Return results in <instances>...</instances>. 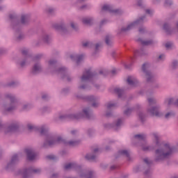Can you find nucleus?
Instances as JSON below:
<instances>
[{"label": "nucleus", "mask_w": 178, "mask_h": 178, "mask_svg": "<svg viewBox=\"0 0 178 178\" xmlns=\"http://www.w3.org/2000/svg\"><path fill=\"white\" fill-rule=\"evenodd\" d=\"M175 153V147H171L169 143L162 144L160 147L155 150L154 161L163 162L169 159Z\"/></svg>", "instance_id": "1"}, {"label": "nucleus", "mask_w": 178, "mask_h": 178, "mask_svg": "<svg viewBox=\"0 0 178 178\" xmlns=\"http://www.w3.org/2000/svg\"><path fill=\"white\" fill-rule=\"evenodd\" d=\"M80 143H81V140L76 139L66 141V140L62 138L60 136H58L57 138L54 136H47L43 144V148H48V147H52V145H56V144L60 143L70 145V147H76Z\"/></svg>", "instance_id": "2"}, {"label": "nucleus", "mask_w": 178, "mask_h": 178, "mask_svg": "<svg viewBox=\"0 0 178 178\" xmlns=\"http://www.w3.org/2000/svg\"><path fill=\"white\" fill-rule=\"evenodd\" d=\"M47 69L51 73L60 74L63 79H67V81H72V78L67 74V69L65 67H58V61L54 58H51L47 62Z\"/></svg>", "instance_id": "3"}, {"label": "nucleus", "mask_w": 178, "mask_h": 178, "mask_svg": "<svg viewBox=\"0 0 178 178\" xmlns=\"http://www.w3.org/2000/svg\"><path fill=\"white\" fill-rule=\"evenodd\" d=\"M83 114L81 113H78L75 114H70L69 115H60L59 117L60 120H79L82 118H86L87 119H92L94 118V114H92V111L90 108H85L83 109Z\"/></svg>", "instance_id": "4"}, {"label": "nucleus", "mask_w": 178, "mask_h": 178, "mask_svg": "<svg viewBox=\"0 0 178 178\" xmlns=\"http://www.w3.org/2000/svg\"><path fill=\"white\" fill-rule=\"evenodd\" d=\"M97 77V73L91 69L86 70L81 77L79 90H89L87 83L92 81Z\"/></svg>", "instance_id": "5"}, {"label": "nucleus", "mask_w": 178, "mask_h": 178, "mask_svg": "<svg viewBox=\"0 0 178 178\" xmlns=\"http://www.w3.org/2000/svg\"><path fill=\"white\" fill-rule=\"evenodd\" d=\"M10 20L11 22V26L17 33V41H22V40H24V35L22 33L17 35V33L20 31L19 29H20V22H19V19H17V17L15 14H11L9 16Z\"/></svg>", "instance_id": "6"}, {"label": "nucleus", "mask_w": 178, "mask_h": 178, "mask_svg": "<svg viewBox=\"0 0 178 178\" xmlns=\"http://www.w3.org/2000/svg\"><path fill=\"white\" fill-rule=\"evenodd\" d=\"M149 107L147 108L148 113H150L151 116L161 117V114L159 112V106H152L156 104V99L153 97L148 99Z\"/></svg>", "instance_id": "7"}, {"label": "nucleus", "mask_w": 178, "mask_h": 178, "mask_svg": "<svg viewBox=\"0 0 178 178\" xmlns=\"http://www.w3.org/2000/svg\"><path fill=\"white\" fill-rule=\"evenodd\" d=\"M6 101H10V104L3 105L5 111H7V112H12V111H15L17 106L15 95L10 93H7L6 94Z\"/></svg>", "instance_id": "8"}, {"label": "nucleus", "mask_w": 178, "mask_h": 178, "mask_svg": "<svg viewBox=\"0 0 178 178\" xmlns=\"http://www.w3.org/2000/svg\"><path fill=\"white\" fill-rule=\"evenodd\" d=\"M40 168L31 167L28 169L19 170L18 174L22 175L23 178H30L33 175H40Z\"/></svg>", "instance_id": "9"}, {"label": "nucleus", "mask_w": 178, "mask_h": 178, "mask_svg": "<svg viewBox=\"0 0 178 178\" xmlns=\"http://www.w3.org/2000/svg\"><path fill=\"white\" fill-rule=\"evenodd\" d=\"M19 129V124H11L8 127L5 128V126L2 124V122L0 120V131L4 130V133L6 134H10L12 133H15V131H17Z\"/></svg>", "instance_id": "10"}, {"label": "nucleus", "mask_w": 178, "mask_h": 178, "mask_svg": "<svg viewBox=\"0 0 178 178\" xmlns=\"http://www.w3.org/2000/svg\"><path fill=\"white\" fill-rule=\"evenodd\" d=\"M76 98H79V99H86V101H88V102H92V106L93 108H97L99 106V102H98L99 101V97H98L90 95L84 97V96L76 95Z\"/></svg>", "instance_id": "11"}, {"label": "nucleus", "mask_w": 178, "mask_h": 178, "mask_svg": "<svg viewBox=\"0 0 178 178\" xmlns=\"http://www.w3.org/2000/svg\"><path fill=\"white\" fill-rule=\"evenodd\" d=\"M148 64L144 63L142 65V71L145 73L147 83H152L155 81V75L151 72L148 71Z\"/></svg>", "instance_id": "12"}, {"label": "nucleus", "mask_w": 178, "mask_h": 178, "mask_svg": "<svg viewBox=\"0 0 178 178\" xmlns=\"http://www.w3.org/2000/svg\"><path fill=\"white\" fill-rule=\"evenodd\" d=\"M144 19H145V16H143L139 18L138 20L135 21L134 23L128 25L126 28H122L121 32H126L131 30V29H134L136 26H140V24H143L144 23Z\"/></svg>", "instance_id": "13"}, {"label": "nucleus", "mask_w": 178, "mask_h": 178, "mask_svg": "<svg viewBox=\"0 0 178 178\" xmlns=\"http://www.w3.org/2000/svg\"><path fill=\"white\" fill-rule=\"evenodd\" d=\"M28 129L29 130H33L34 131H39L41 134V136H45L47 133H48V128L47 127H35L31 124H28Z\"/></svg>", "instance_id": "14"}, {"label": "nucleus", "mask_w": 178, "mask_h": 178, "mask_svg": "<svg viewBox=\"0 0 178 178\" xmlns=\"http://www.w3.org/2000/svg\"><path fill=\"white\" fill-rule=\"evenodd\" d=\"M17 162H19V156H17V154H14L12 156L10 161L7 163L6 166L5 167L6 170H10V169H13Z\"/></svg>", "instance_id": "15"}, {"label": "nucleus", "mask_w": 178, "mask_h": 178, "mask_svg": "<svg viewBox=\"0 0 178 178\" xmlns=\"http://www.w3.org/2000/svg\"><path fill=\"white\" fill-rule=\"evenodd\" d=\"M54 27L56 29V30H58L60 32L61 35L69 34V29L66 28V25H65V24H56L54 25Z\"/></svg>", "instance_id": "16"}, {"label": "nucleus", "mask_w": 178, "mask_h": 178, "mask_svg": "<svg viewBox=\"0 0 178 178\" xmlns=\"http://www.w3.org/2000/svg\"><path fill=\"white\" fill-rule=\"evenodd\" d=\"M102 10H106L107 12H109L110 13H114L115 15H122L123 11L122 10L119 9H113V7L109 5H104L102 7Z\"/></svg>", "instance_id": "17"}, {"label": "nucleus", "mask_w": 178, "mask_h": 178, "mask_svg": "<svg viewBox=\"0 0 178 178\" xmlns=\"http://www.w3.org/2000/svg\"><path fill=\"white\" fill-rule=\"evenodd\" d=\"M64 169L65 170H70V169H76V170H78V172L79 173V176L81 173H86V172H83V171H81V167H80V165L73 163L66 164L64 166Z\"/></svg>", "instance_id": "18"}, {"label": "nucleus", "mask_w": 178, "mask_h": 178, "mask_svg": "<svg viewBox=\"0 0 178 178\" xmlns=\"http://www.w3.org/2000/svg\"><path fill=\"white\" fill-rule=\"evenodd\" d=\"M22 55H24V56H25V58L21 62H19V64L21 66V67H24L26 63H27L29 58H30L31 55L29 54V50L27 49H23L22 51Z\"/></svg>", "instance_id": "19"}, {"label": "nucleus", "mask_w": 178, "mask_h": 178, "mask_svg": "<svg viewBox=\"0 0 178 178\" xmlns=\"http://www.w3.org/2000/svg\"><path fill=\"white\" fill-rule=\"evenodd\" d=\"M25 152L26 154L27 159L29 161H34V159H35V156H37V154L33 149H26L25 150Z\"/></svg>", "instance_id": "20"}, {"label": "nucleus", "mask_w": 178, "mask_h": 178, "mask_svg": "<svg viewBox=\"0 0 178 178\" xmlns=\"http://www.w3.org/2000/svg\"><path fill=\"white\" fill-rule=\"evenodd\" d=\"M42 72V67L40 63H37L34 64L32 67L31 73L32 74H38V73H41Z\"/></svg>", "instance_id": "21"}, {"label": "nucleus", "mask_w": 178, "mask_h": 178, "mask_svg": "<svg viewBox=\"0 0 178 178\" xmlns=\"http://www.w3.org/2000/svg\"><path fill=\"white\" fill-rule=\"evenodd\" d=\"M107 111L106 113V118H111L112 116V112L109 111H112V109H115L116 108V104L109 102L106 104Z\"/></svg>", "instance_id": "22"}, {"label": "nucleus", "mask_w": 178, "mask_h": 178, "mask_svg": "<svg viewBox=\"0 0 178 178\" xmlns=\"http://www.w3.org/2000/svg\"><path fill=\"white\" fill-rule=\"evenodd\" d=\"M80 177L81 178H95V172L92 170H87L85 173H81Z\"/></svg>", "instance_id": "23"}, {"label": "nucleus", "mask_w": 178, "mask_h": 178, "mask_svg": "<svg viewBox=\"0 0 178 178\" xmlns=\"http://www.w3.org/2000/svg\"><path fill=\"white\" fill-rule=\"evenodd\" d=\"M123 124V121H122V119H118L115 126L111 124H104V127L106 129H111V127H116L117 129H119L121 125Z\"/></svg>", "instance_id": "24"}, {"label": "nucleus", "mask_w": 178, "mask_h": 178, "mask_svg": "<svg viewBox=\"0 0 178 178\" xmlns=\"http://www.w3.org/2000/svg\"><path fill=\"white\" fill-rule=\"evenodd\" d=\"M127 81L128 84L131 87H136L137 84H138V81L131 76H129L127 79Z\"/></svg>", "instance_id": "25"}, {"label": "nucleus", "mask_w": 178, "mask_h": 178, "mask_svg": "<svg viewBox=\"0 0 178 178\" xmlns=\"http://www.w3.org/2000/svg\"><path fill=\"white\" fill-rule=\"evenodd\" d=\"M122 155V156H125L127 158L128 161H130V152L126 149L120 150L118 152V156H120Z\"/></svg>", "instance_id": "26"}, {"label": "nucleus", "mask_w": 178, "mask_h": 178, "mask_svg": "<svg viewBox=\"0 0 178 178\" xmlns=\"http://www.w3.org/2000/svg\"><path fill=\"white\" fill-rule=\"evenodd\" d=\"M30 22V16L29 15H24L21 16L22 24H27Z\"/></svg>", "instance_id": "27"}, {"label": "nucleus", "mask_w": 178, "mask_h": 178, "mask_svg": "<svg viewBox=\"0 0 178 178\" xmlns=\"http://www.w3.org/2000/svg\"><path fill=\"white\" fill-rule=\"evenodd\" d=\"M71 59L76 60V64L79 65L80 62L83 60V55L77 56V55H71L70 56Z\"/></svg>", "instance_id": "28"}, {"label": "nucleus", "mask_w": 178, "mask_h": 178, "mask_svg": "<svg viewBox=\"0 0 178 178\" xmlns=\"http://www.w3.org/2000/svg\"><path fill=\"white\" fill-rule=\"evenodd\" d=\"M138 41L139 42H141L142 45H152V44H154V40H143V39L139 38L138 39Z\"/></svg>", "instance_id": "29"}, {"label": "nucleus", "mask_w": 178, "mask_h": 178, "mask_svg": "<svg viewBox=\"0 0 178 178\" xmlns=\"http://www.w3.org/2000/svg\"><path fill=\"white\" fill-rule=\"evenodd\" d=\"M105 42L108 47H112V44H113V42H112V35H107L105 38Z\"/></svg>", "instance_id": "30"}, {"label": "nucleus", "mask_w": 178, "mask_h": 178, "mask_svg": "<svg viewBox=\"0 0 178 178\" xmlns=\"http://www.w3.org/2000/svg\"><path fill=\"white\" fill-rule=\"evenodd\" d=\"M134 138L138 140L139 141L145 142V138H147V136L145 134H136L134 136Z\"/></svg>", "instance_id": "31"}, {"label": "nucleus", "mask_w": 178, "mask_h": 178, "mask_svg": "<svg viewBox=\"0 0 178 178\" xmlns=\"http://www.w3.org/2000/svg\"><path fill=\"white\" fill-rule=\"evenodd\" d=\"M142 149L143 151L145 152L152 151V149H154V147L148 145L147 143H145V145H142Z\"/></svg>", "instance_id": "32"}, {"label": "nucleus", "mask_w": 178, "mask_h": 178, "mask_svg": "<svg viewBox=\"0 0 178 178\" xmlns=\"http://www.w3.org/2000/svg\"><path fill=\"white\" fill-rule=\"evenodd\" d=\"M41 40L42 41H43V42H46V44H48L49 41H51V38L49 37V35L44 34L42 35Z\"/></svg>", "instance_id": "33"}, {"label": "nucleus", "mask_w": 178, "mask_h": 178, "mask_svg": "<svg viewBox=\"0 0 178 178\" xmlns=\"http://www.w3.org/2000/svg\"><path fill=\"white\" fill-rule=\"evenodd\" d=\"M86 159H87L88 161H91L92 162H94V161L97 159V156L92 154H86Z\"/></svg>", "instance_id": "34"}, {"label": "nucleus", "mask_w": 178, "mask_h": 178, "mask_svg": "<svg viewBox=\"0 0 178 178\" xmlns=\"http://www.w3.org/2000/svg\"><path fill=\"white\" fill-rule=\"evenodd\" d=\"M163 30L165 31L166 34H172V29L168 24H164Z\"/></svg>", "instance_id": "35"}, {"label": "nucleus", "mask_w": 178, "mask_h": 178, "mask_svg": "<svg viewBox=\"0 0 178 178\" xmlns=\"http://www.w3.org/2000/svg\"><path fill=\"white\" fill-rule=\"evenodd\" d=\"M114 92L118 95V97L120 98V97L123 95V92H124V90L119 88H116L114 89Z\"/></svg>", "instance_id": "36"}, {"label": "nucleus", "mask_w": 178, "mask_h": 178, "mask_svg": "<svg viewBox=\"0 0 178 178\" xmlns=\"http://www.w3.org/2000/svg\"><path fill=\"white\" fill-rule=\"evenodd\" d=\"M92 17H85L82 19L83 24H91L92 23Z\"/></svg>", "instance_id": "37"}, {"label": "nucleus", "mask_w": 178, "mask_h": 178, "mask_svg": "<svg viewBox=\"0 0 178 178\" xmlns=\"http://www.w3.org/2000/svg\"><path fill=\"white\" fill-rule=\"evenodd\" d=\"M152 136L155 140L156 145H159V140H161V136L157 133H153Z\"/></svg>", "instance_id": "38"}, {"label": "nucleus", "mask_w": 178, "mask_h": 178, "mask_svg": "<svg viewBox=\"0 0 178 178\" xmlns=\"http://www.w3.org/2000/svg\"><path fill=\"white\" fill-rule=\"evenodd\" d=\"M134 111V108H129L127 107L125 111H124V115H126L127 116H129L131 115V112Z\"/></svg>", "instance_id": "39"}, {"label": "nucleus", "mask_w": 178, "mask_h": 178, "mask_svg": "<svg viewBox=\"0 0 178 178\" xmlns=\"http://www.w3.org/2000/svg\"><path fill=\"white\" fill-rule=\"evenodd\" d=\"M175 117V112L170 111L165 115V119H170V118Z\"/></svg>", "instance_id": "40"}, {"label": "nucleus", "mask_w": 178, "mask_h": 178, "mask_svg": "<svg viewBox=\"0 0 178 178\" xmlns=\"http://www.w3.org/2000/svg\"><path fill=\"white\" fill-rule=\"evenodd\" d=\"M70 26L72 27V30L74 31H77L79 30V25L74 22L70 23Z\"/></svg>", "instance_id": "41"}, {"label": "nucleus", "mask_w": 178, "mask_h": 178, "mask_svg": "<svg viewBox=\"0 0 178 178\" xmlns=\"http://www.w3.org/2000/svg\"><path fill=\"white\" fill-rule=\"evenodd\" d=\"M165 104H167V105H175V99L173 98L167 99L165 101Z\"/></svg>", "instance_id": "42"}, {"label": "nucleus", "mask_w": 178, "mask_h": 178, "mask_svg": "<svg viewBox=\"0 0 178 178\" xmlns=\"http://www.w3.org/2000/svg\"><path fill=\"white\" fill-rule=\"evenodd\" d=\"M172 69H177L178 67V62L177 60H173L171 64Z\"/></svg>", "instance_id": "43"}, {"label": "nucleus", "mask_w": 178, "mask_h": 178, "mask_svg": "<svg viewBox=\"0 0 178 178\" xmlns=\"http://www.w3.org/2000/svg\"><path fill=\"white\" fill-rule=\"evenodd\" d=\"M173 5V1L172 0H165L164 3L165 6H172Z\"/></svg>", "instance_id": "44"}, {"label": "nucleus", "mask_w": 178, "mask_h": 178, "mask_svg": "<svg viewBox=\"0 0 178 178\" xmlns=\"http://www.w3.org/2000/svg\"><path fill=\"white\" fill-rule=\"evenodd\" d=\"M144 162L147 166H151L152 164V161H149L148 158L144 159Z\"/></svg>", "instance_id": "45"}, {"label": "nucleus", "mask_w": 178, "mask_h": 178, "mask_svg": "<svg viewBox=\"0 0 178 178\" xmlns=\"http://www.w3.org/2000/svg\"><path fill=\"white\" fill-rule=\"evenodd\" d=\"M79 131L78 130H72L70 132L71 137H76V135L78 134Z\"/></svg>", "instance_id": "46"}, {"label": "nucleus", "mask_w": 178, "mask_h": 178, "mask_svg": "<svg viewBox=\"0 0 178 178\" xmlns=\"http://www.w3.org/2000/svg\"><path fill=\"white\" fill-rule=\"evenodd\" d=\"M139 119L141 120V122H144V119H145V115H144L143 113H140Z\"/></svg>", "instance_id": "47"}, {"label": "nucleus", "mask_w": 178, "mask_h": 178, "mask_svg": "<svg viewBox=\"0 0 178 178\" xmlns=\"http://www.w3.org/2000/svg\"><path fill=\"white\" fill-rule=\"evenodd\" d=\"M46 12H47V13H54V12H55V9H54L53 8L49 7L46 9Z\"/></svg>", "instance_id": "48"}, {"label": "nucleus", "mask_w": 178, "mask_h": 178, "mask_svg": "<svg viewBox=\"0 0 178 178\" xmlns=\"http://www.w3.org/2000/svg\"><path fill=\"white\" fill-rule=\"evenodd\" d=\"M47 159H49V161H54L56 159V157L54 155H49L46 156Z\"/></svg>", "instance_id": "49"}, {"label": "nucleus", "mask_w": 178, "mask_h": 178, "mask_svg": "<svg viewBox=\"0 0 178 178\" xmlns=\"http://www.w3.org/2000/svg\"><path fill=\"white\" fill-rule=\"evenodd\" d=\"M31 108V106L30 104H25L23 106V111H28V109H30Z\"/></svg>", "instance_id": "50"}, {"label": "nucleus", "mask_w": 178, "mask_h": 178, "mask_svg": "<svg viewBox=\"0 0 178 178\" xmlns=\"http://www.w3.org/2000/svg\"><path fill=\"white\" fill-rule=\"evenodd\" d=\"M94 133H95V131H94V129H89L88 130V136H92V135L94 134Z\"/></svg>", "instance_id": "51"}, {"label": "nucleus", "mask_w": 178, "mask_h": 178, "mask_svg": "<svg viewBox=\"0 0 178 178\" xmlns=\"http://www.w3.org/2000/svg\"><path fill=\"white\" fill-rule=\"evenodd\" d=\"M41 58H42V55L38 54L34 57L33 60H38V59H41Z\"/></svg>", "instance_id": "52"}, {"label": "nucleus", "mask_w": 178, "mask_h": 178, "mask_svg": "<svg viewBox=\"0 0 178 178\" xmlns=\"http://www.w3.org/2000/svg\"><path fill=\"white\" fill-rule=\"evenodd\" d=\"M83 47H84V48L87 47H90V45H91V42H85L82 44Z\"/></svg>", "instance_id": "53"}, {"label": "nucleus", "mask_w": 178, "mask_h": 178, "mask_svg": "<svg viewBox=\"0 0 178 178\" xmlns=\"http://www.w3.org/2000/svg\"><path fill=\"white\" fill-rule=\"evenodd\" d=\"M173 45V44H172V42H167L165 44V48H167L168 49H169V48H172V46Z\"/></svg>", "instance_id": "54"}, {"label": "nucleus", "mask_w": 178, "mask_h": 178, "mask_svg": "<svg viewBox=\"0 0 178 178\" xmlns=\"http://www.w3.org/2000/svg\"><path fill=\"white\" fill-rule=\"evenodd\" d=\"M136 54L138 55H144V50H143V49L137 50L136 51Z\"/></svg>", "instance_id": "55"}, {"label": "nucleus", "mask_w": 178, "mask_h": 178, "mask_svg": "<svg viewBox=\"0 0 178 178\" xmlns=\"http://www.w3.org/2000/svg\"><path fill=\"white\" fill-rule=\"evenodd\" d=\"M145 32V28L141 27L139 29V33L140 34H144Z\"/></svg>", "instance_id": "56"}, {"label": "nucleus", "mask_w": 178, "mask_h": 178, "mask_svg": "<svg viewBox=\"0 0 178 178\" xmlns=\"http://www.w3.org/2000/svg\"><path fill=\"white\" fill-rule=\"evenodd\" d=\"M145 12H146V13H147V15H152V13H154V11H153L152 10H150V9H147V10H145Z\"/></svg>", "instance_id": "57"}, {"label": "nucleus", "mask_w": 178, "mask_h": 178, "mask_svg": "<svg viewBox=\"0 0 178 178\" xmlns=\"http://www.w3.org/2000/svg\"><path fill=\"white\" fill-rule=\"evenodd\" d=\"M138 6H139L140 8H144V5L143 4V1H141V0H139L138 1Z\"/></svg>", "instance_id": "58"}, {"label": "nucleus", "mask_w": 178, "mask_h": 178, "mask_svg": "<svg viewBox=\"0 0 178 178\" xmlns=\"http://www.w3.org/2000/svg\"><path fill=\"white\" fill-rule=\"evenodd\" d=\"M42 99H44V101H47L48 99H49V96H48V95H43L42 96Z\"/></svg>", "instance_id": "59"}, {"label": "nucleus", "mask_w": 178, "mask_h": 178, "mask_svg": "<svg viewBox=\"0 0 178 178\" xmlns=\"http://www.w3.org/2000/svg\"><path fill=\"white\" fill-rule=\"evenodd\" d=\"M163 59H165V55H163V54L160 55V56H159V58H158V60H159H159H163Z\"/></svg>", "instance_id": "60"}, {"label": "nucleus", "mask_w": 178, "mask_h": 178, "mask_svg": "<svg viewBox=\"0 0 178 178\" xmlns=\"http://www.w3.org/2000/svg\"><path fill=\"white\" fill-rule=\"evenodd\" d=\"M67 92H69V88L63 89V90H62L63 94H67Z\"/></svg>", "instance_id": "61"}, {"label": "nucleus", "mask_w": 178, "mask_h": 178, "mask_svg": "<svg viewBox=\"0 0 178 178\" xmlns=\"http://www.w3.org/2000/svg\"><path fill=\"white\" fill-rule=\"evenodd\" d=\"M58 174H53L51 177V178H58Z\"/></svg>", "instance_id": "62"}, {"label": "nucleus", "mask_w": 178, "mask_h": 178, "mask_svg": "<svg viewBox=\"0 0 178 178\" xmlns=\"http://www.w3.org/2000/svg\"><path fill=\"white\" fill-rule=\"evenodd\" d=\"M100 44H97L95 46V51H98V48H99Z\"/></svg>", "instance_id": "63"}, {"label": "nucleus", "mask_w": 178, "mask_h": 178, "mask_svg": "<svg viewBox=\"0 0 178 178\" xmlns=\"http://www.w3.org/2000/svg\"><path fill=\"white\" fill-rule=\"evenodd\" d=\"M130 67H131V64H130L129 65H125V69H130Z\"/></svg>", "instance_id": "64"}]
</instances>
